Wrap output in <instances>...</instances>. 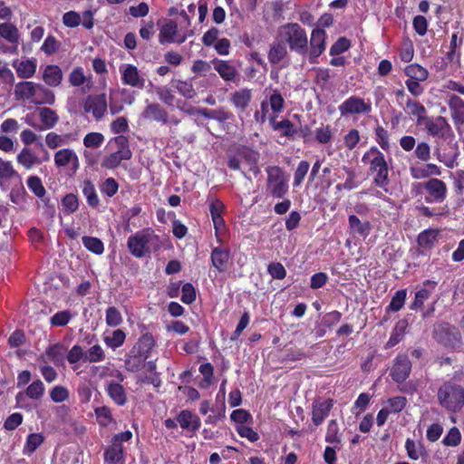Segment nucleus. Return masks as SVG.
<instances>
[{"label":"nucleus","instance_id":"7","mask_svg":"<svg viewBox=\"0 0 464 464\" xmlns=\"http://www.w3.org/2000/svg\"><path fill=\"white\" fill-rule=\"evenodd\" d=\"M267 172V190L276 198H282L288 191L287 180L284 171L276 166L268 167Z\"/></svg>","mask_w":464,"mask_h":464},{"label":"nucleus","instance_id":"53","mask_svg":"<svg viewBox=\"0 0 464 464\" xmlns=\"http://www.w3.org/2000/svg\"><path fill=\"white\" fill-rule=\"evenodd\" d=\"M407 405V399L404 396H395L386 401V408L390 413L401 412Z\"/></svg>","mask_w":464,"mask_h":464},{"label":"nucleus","instance_id":"62","mask_svg":"<svg viewBox=\"0 0 464 464\" xmlns=\"http://www.w3.org/2000/svg\"><path fill=\"white\" fill-rule=\"evenodd\" d=\"M72 318L70 311L63 310L57 312L50 318V324L52 326L62 327L65 326Z\"/></svg>","mask_w":464,"mask_h":464},{"label":"nucleus","instance_id":"16","mask_svg":"<svg viewBox=\"0 0 464 464\" xmlns=\"http://www.w3.org/2000/svg\"><path fill=\"white\" fill-rule=\"evenodd\" d=\"M348 231L353 237H362L365 239L372 231V224L368 220H361L355 215H350L348 218Z\"/></svg>","mask_w":464,"mask_h":464},{"label":"nucleus","instance_id":"19","mask_svg":"<svg viewBox=\"0 0 464 464\" xmlns=\"http://www.w3.org/2000/svg\"><path fill=\"white\" fill-rule=\"evenodd\" d=\"M211 63L224 81L235 82L237 80L238 76L237 71L229 61L216 58L211 61Z\"/></svg>","mask_w":464,"mask_h":464},{"label":"nucleus","instance_id":"28","mask_svg":"<svg viewBox=\"0 0 464 464\" xmlns=\"http://www.w3.org/2000/svg\"><path fill=\"white\" fill-rule=\"evenodd\" d=\"M229 258L230 253L227 249L215 247L211 252L212 266L220 273L226 271Z\"/></svg>","mask_w":464,"mask_h":464},{"label":"nucleus","instance_id":"34","mask_svg":"<svg viewBox=\"0 0 464 464\" xmlns=\"http://www.w3.org/2000/svg\"><path fill=\"white\" fill-rule=\"evenodd\" d=\"M405 449L407 451V455L411 459L418 460L426 457L427 452L420 441H414L411 439H407L405 442Z\"/></svg>","mask_w":464,"mask_h":464},{"label":"nucleus","instance_id":"40","mask_svg":"<svg viewBox=\"0 0 464 464\" xmlns=\"http://www.w3.org/2000/svg\"><path fill=\"white\" fill-rule=\"evenodd\" d=\"M44 441V437L42 433H31L27 436L24 443L23 453L24 455H32L39 446Z\"/></svg>","mask_w":464,"mask_h":464},{"label":"nucleus","instance_id":"57","mask_svg":"<svg viewBox=\"0 0 464 464\" xmlns=\"http://www.w3.org/2000/svg\"><path fill=\"white\" fill-rule=\"evenodd\" d=\"M68 81L70 84L73 87H80L83 85L86 82H89L82 67L74 68L69 74Z\"/></svg>","mask_w":464,"mask_h":464},{"label":"nucleus","instance_id":"2","mask_svg":"<svg viewBox=\"0 0 464 464\" xmlns=\"http://www.w3.org/2000/svg\"><path fill=\"white\" fill-rule=\"evenodd\" d=\"M276 40L282 41L289 50L302 58L308 53V36L305 29L298 23H286L280 25Z\"/></svg>","mask_w":464,"mask_h":464},{"label":"nucleus","instance_id":"29","mask_svg":"<svg viewBox=\"0 0 464 464\" xmlns=\"http://www.w3.org/2000/svg\"><path fill=\"white\" fill-rule=\"evenodd\" d=\"M63 72L57 65H47L43 72L44 82L50 87H57L63 81Z\"/></svg>","mask_w":464,"mask_h":464},{"label":"nucleus","instance_id":"13","mask_svg":"<svg viewBox=\"0 0 464 464\" xmlns=\"http://www.w3.org/2000/svg\"><path fill=\"white\" fill-rule=\"evenodd\" d=\"M54 165L57 168L71 167V169L75 173L79 167V158L76 152L72 149H61L53 155Z\"/></svg>","mask_w":464,"mask_h":464},{"label":"nucleus","instance_id":"11","mask_svg":"<svg viewBox=\"0 0 464 464\" xmlns=\"http://www.w3.org/2000/svg\"><path fill=\"white\" fill-rule=\"evenodd\" d=\"M425 190L428 192V196L425 198L427 203L443 202L448 191L446 183L437 178L430 179L426 182Z\"/></svg>","mask_w":464,"mask_h":464},{"label":"nucleus","instance_id":"22","mask_svg":"<svg viewBox=\"0 0 464 464\" xmlns=\"http://www.w3.org/2000/svg\"><path fill=\"white\" fill-rule=\"evenodd\" d=\"M334 406V401L327 399L322 401H314L313 403L312 420L315 426L323 423L324 419L328 416L330 411Z\"/></svg>","mask_w":464,"mask_h":464},{"label":"nucleus","instance_id":"52","mask_svg":"<svg viewBox=\"0 0 464 464\" xmlns=\"http://www.w3.org/2000/svg\"><path fill=\"white\" fill-rule=\"evenodd\" d=\"M406 295L407 292L405 289L396 291L387 307V310L392 312L400 311L404 305Z\"/></svg>","mask_w":464,"mask_h":464},{"label":"nucleus","instance_id":"23","mask_svg":"<svg viewBox=\"0 0 464 464\" xmlns=\"http://www.w3.org/2000/svg\"><path fill=\"white\" fill-rule=\"evenodd\" d=\"M177 421L183 430L188 431H196L201 425L199 417L188 410H182L177 416Z\"/></svg>","mask_w":464,"mask_h":464},{"label":"nucleus","instance_id":"25","mask_svg":"<svg viewBox=\"0 0 464 464\" xmlns=\"http://www.w3.org/2000/svg\"><path fill=\"white\" fill-rule=\"evenodd\" d=\"M108 396L119 406L127 403V393L125 388L117 382H107L105 386Z\"/></svg>","mask_w":464,"mask_h":464},{"label":"nucleus","instance_id":"14","mask_svg":"<svg viewBox=\"0 0 464 464\" xmlns=\"http://www.w3.org/2000/svg\"><path fill=\"white\" fill-rule=\"evenodd\" d=\"M121 82L123 84L130 85L138 89L145 87V79L140 74L138 68L132 64H121L120 66Z\"/></svg>","mask_w":464,"mask_h":464},{"label":"nucleus","instance_id":"44","mask_svg":"<svg viewBox=\"0 0 464 464\" xmlns=\"http://www.w3.org/2000/svg\"><path fill=\"white\" fill-rule=\"evenodd\" d=\"M404 72L409 77V79L415 81L424 82L429 77L428 71L418 63H412L406 66Z\"/></svg>","mask_w":464,"mask_h":464},{"label":"nucleus","instance_id":"35","mask_svg":"<svg viewBox=\"0 0 464 464\" xmlns=\"http://www.w3.org/2000/svg\"><path fill=\"white\" fill-rule=\"evenodd\" d=\"M224 208V204L219 200H216L209 207V211L216 231H218L219 229L221 230L225 227V221L222 218Z\"/></svg>","mask_w":464,"mask_h":464},{"label":"nucleus","instance_id":"54","mask_svg":"<svg viewBox=\"0 0 464 464\" xmlns=\"http://www.w3.org/2000/svg\"><path fill=\"white\" fill-rule=\"evenodd\" d=\"M104 136L100 132H90L83 138V145L88 149H98L104 142Z\"/></svg>","mask_w":464,"mask_h":464},{"label":"nucleus","instance_id":"50","mask_svg":"<svg viewBox=\"0 0 464 464\" xmlns=\"http://www.w3.org/2000/svg\"><path fill=\"white\" fill-rule=\"evenodd\" d=\"M405 106L408 113L417 117L418 121H420L424 118L426 114V109L420 102L408 98L406 100Z\"/></svg>","mask_w":464,"mask_h":464},{"label":"nucleus","instance_id":"56","mask_svg":"<svg viewBox=\"0 0 464 464\" xmlns=\"http://www.w3.org/2000/svg\"><path fill=\"white\" fill-rule=\"evenodd\" d=\"M268 105L274 113H280L284 110L285 100L279 91L274 90L268 99Z\"/></svg>","mask_w":464,"mask_h":464},{"label":"nucleus","instance_id":"18","mask_svg":"<svg viewBox=\"0 0 464 464\" xmlns=\"http://www.w3.org/2000/svg\"><path fill=\"white\" fill-rule=\"evenodd\" d=\"M448 106L450 111L451 118L456 126L464 124V100L456 94L449 95Z\"/></svg>","mask_w":464,"mask_h":464},{"label":"nucleus","instance_id":"1","mask_svg":"<svg viewBox=\"0 0 464 464\" xmlns=\"http://www.w3.org/2000/svg\"><path fill=\"white\" fill-rule=\"evenodd\" d=\"M462 376V373H456L438 389L437 398L440 405L452 413L459 412L464 408V386L460 383Z\"/></svg>","mask_w":464,"mask_h":464},{"label":"nucleus","instance_id":"36","mask_svg":"<svg viewBox=\"0 0 464 464\" xmlns=\"http://www.w3.org/2000/svg\"><path fill=\"white\" fill-rule=\"evenodd\" d=\"M72 134L60 135L55 132H48L45 136V144L51 150L69 144L72 140Z\"/></svg>","mask_w":464,"mask_h":464},{"label":"nucleus","instance_id":"48","mask_svg":"<svg viewBox=\"0 0 464 464\" xmlns=\"http://www.w3.org/2000/svg\"><path fill=\"white\" fill-rule=\"evenodd\" d=\"M82 241L84 247L95 255H102L104 251V245L98 237L84 236Z\"/></svg>","mask_w":464,"mask_h":464},{"label":"nucleus","instance_id":"6","mask_svg":"<svg viewBox=\"0 0 464 464\" xmlns=\"http://www.w3.org/2000/svg\"><path fill=\"white\" fill-rule=\"evenodd\" d=\"M113 142L117 146V150L104 157L102 167L108 169L117 168L122 160H128L131 158V151L129 148V141L126 137L120 135L114 138Z\"/></svg>","mask_w":464,"mask_h":464},{"label":"nucleus","instance_id":"55","mask_svg":"<svg viewBox=\"0 0 464 464\" xmlns=\"http://www.w3.org/2000/svg\"><path fill=\"white\" fill-rule=\"evenodd\" d=\"M26 184L28 188L38 198H43L45 195V188L43 185V182L39 177L30 176Z\"/></svg>","mask_w":464,"mask_h":464},{"label":"nucleus","instance_id":"45","mask_svg":"<svg viewBox=\"0 0 464 464\" xmlns=\"http://www.w3.org/2000/svg\"><path fill=\"white\" fill-rule=\"evenodd\" d=\"M0 36L12 44H18V30L14 24L10 23L0 24Z\"/></svg>","mask_w":464,"mask_h":464},{"label":"nucleus","instance_id":"61","mask_svg":"<svg viewBox=\"0 0 464 464\" xmlns=\"http://www.w3.org/2000/svg\"><path fill=\"white\" fill-rule=\"evenodd\" d=\"M404 330H405V323L399 322L396 324L393 332L392 333V334L386 343V347L392 348L394 345H396L397 343H399L402 340V337L404 335Z\"/></svg>","mask_w":464,"mask_h":464},{"label":"nucleus","instance_id":"5","mask_svg":"<svg viewBox=\"0 0 464 464\" xmlns=\"http://www.w3.org/2000/svg\"><path fill=\"white\" fill-rule=\"evenodd\" d=\"M180 16L182 21L179 24L175 20H169L161 26L159 34V42L161 44L169 43L180 44L192 35V31L188 29L190 26L188 15L183 10L180 12Z\"/></svg>","mask_w":464,"mask_h":464},{"label":"nucleus","instance_id":"27","mask_svg":"<svg viewBox=\"0 0 464 464\" xmlns=\"http://www.w3.org/2000/svg\"><path fill=\"white\" fill-rule=\"evenodd\" d=\"M252 100V92L244 88L233 92L230 96V102L237 110L243 111L249 105Z\"/></svg>","mask_w":464,"mask_h":464},{"label":"nucleus","instance_id":"30","mask_svg":"<svg viewBox=\"0 0 464 464\" xmlns=\"http://www.w3.org/2000/svg\"><path fill=\"white\" fill-rule=\"evenodd\" d=\"M276 116L269 117V123L276 131H281V134L287 138H292L296 133L294 124L287 119L277 121Z\"/></svg>","mask_w":464,"mask_h":464},{"label":"nucleus","instance_id":"10","mask_svg":"<svg viewBox=\"0 0 464 464\" xmlns=\"http://www.w3.org/2000/svg\"><path fill=\"white\" fill-rule=\"evenodd\" d=\"M83 110L87 113H92L98 121L101 120L107 111V99L104 93L89 95L83 102Z\"/></svg>","mask_w":464,"mask_h":464},{"label":"nucleus","instance_id":"15","mask_svg":"<svg viewBox=\"0 0 464 464\" xmlns=\"http://www.w3.org/2000/svg\"><path fill=\"white\" fill-rule=\"evenodd\" d=\"M409 171L411 177L414 179H422L441 175V168L434 163L411 165Z\"/></svg>","mask_w":464,"mask_h":464},{"label":"nucleus","instance_id":"38","mask_svg":"<svg viewBox=\"0 0 464 464\" xmlns=\"http://www.w3.org/2000/svg\"><path fill=\"white\" fill-rule=\"evenodd\" d=\"M199 115L211 120H216L219 122L226 121L230 120L232 117V113L226 111L224 108H218L217 110H210L208 108H201L199 111Z\"/></svg>","mask_w":464,"mask_h":464},{"label":"nucleus","instance_id":"20","mask_svg":"<svg viewBox=\"0 0 464 464\" xmlns=\"http://www.w3.org/2000/svg\"><path fill=\"white\" fill-rule=\"evenodd\" d=\"M141 117L145 120L155 121L161 124L169 122V114L167 111L159 103H149L141 113Z\"/></svg>","mask_w":464,"mask_h":464},{"label":"nucleus","instance_id":"63","mask_svg":"<svg viewBox=\"0 0 464 464\" xmlns=\"http://www.w3.org/2000/svg\"><path fill=\"white\" fill-rule=\"evenodd\" d=\"M45 387L42 381L33 382L26 389V395L33 400H39L44 393Z\"/></svg>","mask_w":464,"mask_h":464},{"label":"nucleus","instance_id":"12","mask_svg":"<svg viewBox=\"0 0 464 464\" xmlns=\"http://www.w3.org/2000/svg\"><path fill=\"white\" fill-rule=\"evenodd\" d=\"M411 362L407 355L399 354L391 368L390 375L397 383H402L410 375Z\"/></svg>","mask_w":464,"mask_h":464},{"label":"nucleus","instance_id":"17","mask_svg":"<svg viewBox=\"0 0 464 464\" xmlns=\"http://www.w3.org/2000/svg\"><path fill=\"white\" fill-rule=\"evenodd\" d=\"M38 83L33 82H20L15 84L14 97L16 101L29 102L34 103L36 99Z\"/></svg>","mask_w":464,"mask_h":464},{"label":"nucleus","instance_id":"3","mask_svg":"<svg viewBox=\"0 0 464 464\" xmlns=\"http://www.w3.org/2000/svg\"><path fill=\"white\" fill-rule=\"evenodd\" d=\"M127 246L133 256L142 258L158 251L160 248V240L151 228H145L129 237Z\"/></svg>","mask_w":464,"mask_h":464},{"label":"nucleus","instance_id":"33","mask_svg":"<svg viewBox=\"0 0 464 464\" xmlns=\"http://www.w3.org/2000/svg\"><path fill=\"white\" fill-rule=\"evenodd\" d=\"M47 357L48 360L56 365L63 364L64 359V348L61 343L50 345L41 356L42 360Z\"/></svg>","mask_w":464,"mask_h":464},{"label":"nucleus","instance_id":"60","mask_svg":"<svg viewBox=\"0 0 464 464\" xmlns=\"http://www.w3.org/2000/svg\"><path fill=\"white\" fill-rule=\"evenodd\" d=\"M325 441L331 444H339L341 442L338 424L334 420H330L328 423Z\"/></svg>","mask_w":464,"mask_h":464},{"label":"nucleus","instance_id":"49","mask_svg":"<svg viewBox=\"0 0 464 464\" xmlns=\"http://www.w3.org/2000/svg\"><path fill=\"white\" fill-rule=\"evenodd\" d=\"M173 86L186 99H193L197 95L191 82L177 80L173 82Z\"/></svg>","mask_w":464,"mask_h":464},{"label":"nucleus","instance_id":"43","mask_svg":"<svg viewBox=\"0 0 464 464\" xmlns=\"http://www.w3.org/2000/svg\"><path fill=\"white\" fill-rule=\"evenodd\" d=\"M82 194L86 198L88 205L92 208H96L100 203V199L96 193L93 183L89 179L84 180L82 186Z\"/></svg>","mask_w":464,"mask_h":464},{"label":"nucleus","instance_id":"37","mask_svg":"<svg viewBox=\"0 0 464 464\" xmlns=\"http://www.w3.org/2000/svg\"><path fill=\"white\" fill-rule=\"evenodd\" d=\"M37 88L38 89H37L36 96H35L36 99L34 101V104H35V105H42V104L53 105L55 102L54 92L39 83H38Z\"/></svg>","mask_w":464,"mask_h":464},{"label":"nucleus","instance_id":"4","mask_svg":"<svg viewBox=\"0 0 464 464\" xmlns=\"http://www.w3.org/2000/svg\"><path fill=\"white\" fill-rule=\"evenodd\" d=\"M363 163L369 164V170L373 175V184L388 191L390 184L389 167L384 154L376 147H372L362 158Z\"/></svg>","mask_w":464,"mask_h":464},{"label":"nucleus","instance_id":"51","mask_svg":"<svg viewBox=\"0 0 464 464\" xmlns=\"http://www.w3.org/2000/svg\"><path fill=\"white\" fill-rule=\"evenodd\" d=\"M446 125V119L442 116H439L433 121H428L426 129L430 135L438 136L443 133Z\"/></svg>","mask_w":464,"mask_h":464},{"label":"nucleus","instance_id":"59","mask_svg":"<svg viewBox=\"0 0 464 464\" xmlns=\"http://www.w3.org/2000/svg\"><path fill=\"white\" fill-rule=\"evenodd\" d=\"M119 189V184L113 178H107L100 184V190L102 194L108 198L113 197Z\"/></svg>","mask_w":464,"mask_h":464},{"label":"nucleus","instance_id":"46","mask_svg":"<svg viewBox=\"0 0 464 464\" xmlns=\"http://www.w3.org/2000/svg\"><path fill=\"white\" fill-rule=\"evenodd\" d=\"M147 356L142 354H130L126 357L124 364L125 369L130 372H137L144 368V362Z\"/></svg>","mask_w":464,"mask_h":464},{"label":"nucleus","instance_id":"9","mask_svg":"<svg viewBox=\"0 0 464 464\" xmlns=\"http://www.w3.org/2000/svg\"><path fill=\"white\" fill-rule=\"evenodd\" d=\"M338 110L342 116L365 114L372 111V104L358 96H351L339 105Z\"/></svg>","mask_w":464,"mask_h":464},{"label":"nucleus","instance_id":"31","mask_svg":"<svg viewBox=\"0 0 464 464\" xmlns=\"http://www.w3.org/2000/svg\"><path fill=\"white\" fill-rule=\"evenodd\" d=\"M287 46L282 41L276 40L268 53V60L273 64L282 62L288 54Z\"/></svg>","mask_w":464,"mask_h":464},{"label":"nucleus","instance_id":"42","mask_svg":"<svg viewBox=\"0 0 464 464\" xmlns=\"http://www.w3.org/2000/svg\"><path fill=\"white\" fill-rule=\"evenodd\" d=\"M18 77L27 79L34 76L36 71L35 60H25L20 62L17 65L14 64Z\"/></svg>","mask_w":464,"mask_h":464},{"label":"nucleus","instance_id":"64","mask_svg":"<svg viewBox=\"0 0 464 464\" xmlns=\"http://www.w3.org/2000/svg\"><path fill=\"white\" fill-rule=\"evenodd\" d=\"M105 321L109 326H118L122 323L121 312L115 306H110L106 310Z\"/></svg>","mask_w":464,"mask_h":464},{"label":"nucleus","instance_id":"24","mask_svg":"<svg viewBox=\"0 0 464 464\" xmlns=\"http://www.w3.org/2000/svg\"><path fill=\"white\" fill-rule=\"evenodd\" d=\"M38 117L41 121V130H51L59 122V115L49 107H41L37 109Z\"/></svg>","mask_w":464,"mask_h":464},{"label":"nucleus","instance_id":"21","mask_svg":"<svg viewBox=\"0 0 464 464\" xmlns=\"http://www.w3.org/2000/svg\"><path fill=\"white\" fill-rule=\"evenodd\" d=\"M16 161L26 170H30L43 163V160L29 147H24L16 156Z\"/></svg>","mask_w":464,"mask_h":464},{"label":"nucleus","instance_id":"41","mask_svg":"<svg viewBox=\"0 0 464 464\" xmlns=\"http://www.w3.org/2000/svg\"><path fill=\"white\" fill-rule=\"evenodd\" d=\"M439 231L436 229H425L418 237V244L420 247L430 249L437 241Z\"/></svg>","mask_w":464,"mask_h":464},{"label":"nucleus","instance_id":"26","mask_svg":"<svg viewBox=\"0 0 464 464\" xmlns=\"http://www.w3.org/2000/svg\"><path fill=\"white\" fill-rule=\"evenodd\" d=\"M237 153L242 164L246 165L249 170L255 174L259 173V169L256 165L259 159L257 151L243 147L237 150Z\"/></svg>","mask_w":464,"mask_h":464},{"label":"nucleus","instance_id":"32","mask_svg":"<svg viewBox=\"0 0 464 464\" xmlns=\"http://www.w3.org/2000/svg\"><path fill=\"white\" fill-rule=\"evenodd\" d=\"M106 464H124V454L122 445L111 443L104 453Z\"/></svg>","mask_w":464,"mask_h":464},{"label":"nucleus","instance_id":"47","mask_svg":"<svg viewBox=\"0 0 464 464\" xmlns=\"http://www.w3.org/2000/svg\"><path fill=\"white\" fill-rule=\"evenodd\" d=\"M105 353L99 344H94L84 352V362L96 363L104 361Z\"/></svg>","mask_w":464,"mask_h":464},{"label":"nucleus","instance_id":"8","mask_svg":"<svg viewBox=\"0 0 464 464\" xmlns=\"http://www.w3.org/2000/svg\"><path fill=\"white\" fill-rule=\"evenodd\" d=\"M326 32L322 28L312 30L308 40V53L306 57L311 64L318 63L319 56L326 49Z\"/></svg>","mask_w":464,"mask_h":464},{"label":"nucleus","instance_id":"39","mask_svg":"<svg viewBox=\"0 0 464 464\" xmlns=\"http://www.w3.org/2000/svg\"><path fill=\"white\" fill-rule=\"evenodd\" d=\"M126 339V334L121 329H116L104 336V343L112 350L121 347Z\"/></svg>","mask_w":464,"mask_h":464},{"label":"nucleus","instance_id":"58","mask_svg":"<svg viewBox=\"0 0 464 464\" xmlns=\"http://www.w3.org/2000/svg\"><path fill=\"white\" fill-rule=\"evenodd\" d=\"M310 168V164L306 160H301L299 164L297 165V168L294 173V181L293 185L294 187H299L304 179L306 174L308 173Z\"/></svg>","mask_w":464,"mask_h":464}]
</instances>
